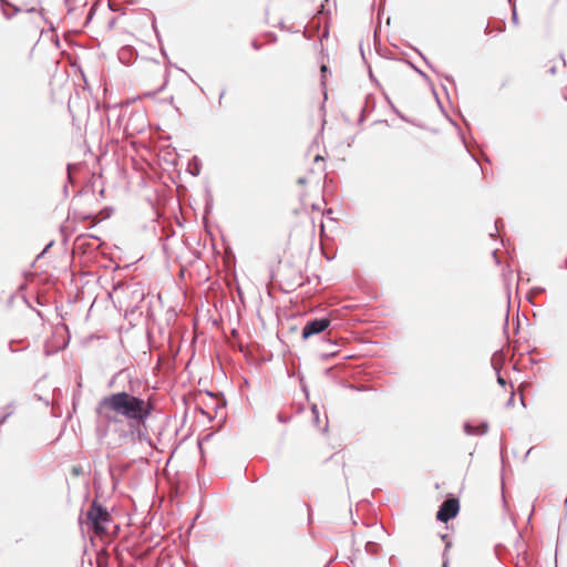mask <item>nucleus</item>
Returning a JSON list of instances; mask_svg holds the SVG:
<instances>
[{
	"instance_id": "obj_49",
	"label": "nucleus",
	"mask_w": 567,
	"mask_h": 567,
	"mask_svg": "<svg viewBox=\"0 0 567 567\" xmlns=\"http://www.w3.org/2000/svg\"><path fill=\"white\" fill-rule=\"evenodd\" d=\"M130 3H134L136 0H127Z\"/></svg>"
},
{
	"instance_id": "obj_47",
	"label": "nucleus",
	"mask_w": 567,
	"mask_h": 567,
	"mask_svg": "<svg viewBox=\"0 0 567 567\" xmlns=\"http://www.w3.org/2000/svg\"><path fill=\"white\" fill-rule=\"evenodd\" d=\"M70 3H71V0H65L66 6H70Z\"/></svg>"
},
{
	"instance_id": "obj_42",
	"label": "nucleus",
	"mask_w": 567,
	"mask_h": 567,
	"mask_svg": "<svg viewBox=\"0 0 567 567\" xmlns=\"http://www.w3.org/2000/svg\"><path fill=\"white\" fill-rule=\"evenodd\" d=\"M560 59L563 60V63L566 64V60L563 54H560Z\"/></svg>"
},
{
	"instance_id": "obj_36",
	"label": "nucleus",
	"mask_w": 567,
	"mask_h": 567,
	"mask_svg": "<svg viewBox=\"0 0 567 567\" xmlns=\"http://www.w3.org/2000/svg\"><path fill=\"white\" fill-rule=\"evenodd\" d=\"M110 9H111L112 11H117L116 6H112L111 3H110Z\"/></svg>"
},
{
	"instance_id": "obj_31",
	"label": "nucleus",
	"mask_w": 567,
	"mask_h": 567,
	"mask_svg": "<svg viewBox=\"0 0 567 567\" xmlns=\"http://www.w3.org/2000/svg\"><path fill=\"white\" fill-rule=\"evenodd\" d=\"M369 78H370L371 81L377 82V79H375V76H374V74L372 73L371 70L369 72Z\"/></svg>"
},
{
	"instance_id": "obj_18",
	"label": "nucleus",
	"mask_w": 567,
	"mask_h": 567,
	"mask_svg": "<svg viewBox=\"0 0 567 567\" xmlns=\"http://www.w3.org/2000/svg\"><path fill=\"white\" fill-rule=\"evenodd\" d=\"M542 290H543L542 288H536V289L530 290L527 293V298L529 299V301L532 300V297H534L536 293L540 292Z\"/></svg>"
},
{
	"instance_id": "obj_9",
	"label": "nucleus",
	"mask_w": 567,
	"mask_h": 567,
	"mask_svg": "<svg viewBox=\"0 0 567 567\" xmlns=\"http://www.w3.org/2000/svg\"><path fill=\"white\" fill-rule=\"evenodd\" d=\"M200 171H202V162L197 156H194L188 163L187 172L192 176L197 177L200 174Z\"/></svg>"
},
{
	"instance_id": "obj_2",
	"label": "nucleus",
	"mask_w": 567,
	"mask_h": 567,
	"mask_svg": "<svg viewBox=\"0 0 567 567\" xmlns=\"http://www.w3.org/2000/svg\"><path fill=\"white\" fill-rule=\"evenodd\" d=\"M111 522V515L96 501L92 503L86 512V525L96 536H103L107 532V524Z\"/></svg>"
},
{
	"instance_id": "obj_11",
	"label": "nucleus",
	"mask_w": 567,
	"mask_h": 567,
	"mask_svg": "<svg viewBox=\"0 0 567 567\" xmlns=\"http://www.w3.org/2000/svg\"><path fill=\"white\" fill-rule=\"evenodd\" d=\"M406 64L414 71L416 72L420 76H422L423 79L425 80H429V76L426 73H424L420 68H417L414 63H412L411 61H406Z\"/></svg>"
},
{
	"instance_id": "obj_40",
	"label": "nucleus",
	"mask_w": 567,
	"mask_h": 567,
	"mask_svg": "<svg viewBox=\"0 0 567 567\" xmlns=\"http://www.w3.org/2000/svg\"><path fill=\"white\" fill-rule=\"evenodd\" d=\"M115 284L121 285V284H125V282L122 279H118Z\"/></svg>"
},
{
	"instance_id": "obj_7",
	"label": "nucleus",
	"mask_w": 567,
	"mask_h": 567,
	"mask_svg": "<svg viewBox=\"0 0 567 567\" xmlns=\"http://www.w3.org/2000/svg\"><path fill=\"white\" fill-rule=\"evenodd\" d=\"M447 120H449V122H450L454 127H456V128H457L460 140H461L462 144L464 145V147H465L466 152L470 154V156L473 158V161H474L476 164H478V165H480V159L476 157V155H475V154H473V153L471 152L470 146H468L467 141H466V137H465L464 133L462 132L461 127L458 126V124H457L453 118H451V117H447Z\"/></svg>"
},
{
	"instance_id": "obj_4",
	"label": "nucleus",
	"mask_w": 567,
	"mask_h": 567,
	"mask_svg": "<svg viewBox=\"0 0 567 567\" xmlns=\"http://www.w3.org/2000/svg\"><path fill=\"white\" fill-rule=\"evenodd\" d=\"M330 323L331 321L328 318L316 319L307 322L302 329V338L308 339L313 334H318L324 331L330 326Z\"/></svg>"
},
{
	"instance_id": "obj_17",
	"label": "nucleus",
	"mask_w": 567,
	"mask_h": 567,
	"mask_svg": "<svg viewBox=\"0 0 567 567\" xmlns=\"http://www.w3.org/2000/svg\"><path fill=\"white\" fill-rule=\"evenodd\" d=\"M71 471H72V474H73L74 476H79V475H81V474H82V472H83V471H82V467H81L80 465L73 466Z\"/></svg>"
},
{
	"instance_id": "obj_44",
	"label": "nucleus",
	"mask_w": 567,
	"mask_h": 567,
	"mask_svg": "<svg viewBox=\"0 0 567 567\" xmlns=\"http://www.w3.org/2000/svg\"><path fill=\"white\" fill-rule=\"evenodd\" d=\"M484 161L489 163V158L486 155H484Z\"/></svg>"
},
{
	"instance_id": "obj_6",
	"label": "nucleus",
	"mask_w": 567,
	"mask_h": 567,
	"mask_svg": "<svg viewBox=\"0 0 567 567\" xmlns=\"http://www.w3.org/2000/svg\"><path fill=\"white\" fill-rule=\"evenodd\" d=\"M0 8L2 14L8 20L12 19L16 14H18L21 11V9L18 6L13 4L9 0H3V2H0Z\"/></svg>"
},
{
	"instance_id": "obj_23",
	"label": "nucleus",
	"mask_w": 567,
	"mask_h": 567,
	"mask_svg": "<svg viewBox=\"0 0 567 567\" xmlns=\"http://www.w3.org/2000/svg\"><path fill=\"white\" fill-rule=\"evenodd\" d=\"M251 47L255 49V50H260L261 48V43L258 42L257 40H252L251 42Z\"/></svg>"
},
{
	"instance_id": "obj_25",
	"label": "nucleus",
	"mask_w": 567,
	"mask_h": 567,
	"mask_svg": "<svg viewBox=\"0 0 567 567\" xmlns=\"http://www.w3.org/2000/svg\"><path fill=\"white\" fill-rule=\"evenodd\" d=\"M444 79H445L446 82L455 85V80H454V78L452 75H445Z\"/></svg>"
},
{
	"instance_id": "obj_30",
	"label": "nucleus",
	"mask_w": 567,
	"mask_h": 567,
	"mask_svg": "<svg viewBox=\"0 0 567 567\" xmlns=\"http://www.w3.org/2000/svg\"><path fill=\"white\" fill-rule=\"evenodd\" d=\"M492 255H493V257H494V259H495L496 264H498V262H499V260H498V257H497V250H496V249H495V250H493Z\"/></svg>"
},
{
	"instance_id": "obj_13",
	"label": "nucleus",
	"mask_w": 567,
	"mask_h": 567,
	"mask_svg": "<svg viewBox=\"0 0 567 567\" xmlns=\"http://www.w3.org/2000/svg\"><path fill=\"white\" fill-rule=\"evenodd\" d=\"M411 49H413L422 59L423 61L425 62V64L433 70V66L431 65V63L429 62V60L426 59V56L415 47H412L410 45Z\"/></svg>"
},
{
	"instance_id": "obj_5",
	"label": "nucleus",
	"mask_w": 567,
	"mask_h": 567,
	"mask_svg": "<svg viewBox=\"0 0 567 567\" xmlns=\"http://www.w3.org/2000/svg\"><path fill=\"white\" fill-rule=\"evenodd\" d=\"M375 109V97L373 94H368L364 99V105L361 109L360 116H359V124H362L368 114L371 113Z\"/></svg>"
},
{
	"instance_id": "obj_1",
	"label": "nucleus",
	"mask_w": 567,
	"mask_h": 567,
	"mask_svg": "<svg viewBox=\"0 0 567 567\" xmlns=\"http://www.w3.org/2000/svg\"><path fill=\"white\" fill-rule=\"evenodd\" d=\"M96 413L107 421L125 420L131 425H140L152 414V404L128 392H116L103 396Z\"/></svg>"
},
{
	"instance_id": "obj_50",
	"label": "nucleus",
	"mask_w": 567,
	"mask_h": 567,
	"mask_svg": "<svg viewBox=\"0 0 567 567\" xmlns=\"http://www.w3.org/2000/svg\"><path fill=\"white\" fill-rule=\"evenodd\" d=\"M566 267H567V259H566Z\"/></svg>"
},
{
	"instance_id": "obj_3",
	"label": "nucleus",
	"mask_w": 567,
	"mask_h": 567,
	"mask_svg": "<svg viewBox=\"0 0 567 567\" xmlns=\"http://www.w3.org/2000/svg\"><path fill=\"white\" fill-rule=\"evenodd\" d=\"M460 511V503L456 498H447L441 505L439 512L436 513V519L443 523H447L450 519L454 518Z\"/></svg>"
},
{
	"instance_id": "obj_10",
	"label": "nucleus",
	"mask_w": 567,
	"mask_h": 567,
	"mask_svg": "<svg viewBox=\"0 0 567 567\" xmlns=\"http://www.w3.org/2000/svg\"><path fill=\"white\" fill-rule=\"evenodd\" d=\"M214 199L209 188H206V200H205V214H209L213 210Z\"/></svg>"
},
{
	"instance_id": "obj_14",
	"label": "nucleus",
	"mask_w": 567,
	"mask_h": 567,
	"mask_svg": "<svg viewBox=\"0 0 567 567\" xmlns=\"http://www.w3.org/2000/svg\"><path fill=\"white\" fill-rule=\"evenodd\" d=\"M512 22H513V24L518 25V14H517L515 3H513V9H512Z\"/></svg>"
},
{
	"instance_id": "obj_39",
	"label": "nucleus",
	"mask_w": 567,
	"mask_h": 567,
	"mask_svg": "<svg viewBox=\"0 0 567 567\" xmlns=\"http://www.w3.org/2000/svg\"><path fill=\"white\" fill-rule=\"evenodd\" d=\"M508 3L513 7V3L516 4V0H508Z\"/></svg>"
},
{
	"instance_id": "obj_33",
	"label": "nucleus",
	"mask_w": 567,
	"mask_h": 567,
	"mask_svg": "<svg viewBox=\"0 0 567 567\" xmlns=\"http://www.w3.org/2000/svg\"><path fill=\"white\" fill-rule=\"evenodd\" d=\"M433 93H434V95H435V97H436L437 104H439V105H440V107L442 109L441 101L439 100L437 94H436V92H435L434 90H433Z\"/></svg>"
},
{
	"instance_id": "obj_45",
	"label": "nucleus",
	"mask_w": 567,
	"mask_h": 567,
	"mask_svg": "<svg viewBox=\"0 0 567 567\" xmlns=\"http://www.w3.org/2000/svg\"><path fill=\"white\" fill-rule=\"evenodd\" d=\"M442 87H443V90H444L445 92H447V89H446V86H445L444 84H442ZM446 94L449 95V93H446Z\"/></svg>"
},
{
	"instance_id": "obj_15",
	"label": "nucleus",
	"mask_w": 567,
	"mask_h": 567,
	"mask_svg": "<svg viewBox=\"0 0 567 567\" xmlns=\"http://www.w3.org/2000/svg\"><path fill=\"white\" fill-rule=\"evenodd\" d=\"M152 28H153V30H154V33H155V35H156L157 41H158V42H161V41H162V38H161V33H159V31H158V29H157V24H156V20H155V19H154V20H153V22H152Z\"/></svg>"
},
{
	"instance_id": "obj_27",
	"label": "nucleus",
	"mask_w": 567,
	"mask_h": 567,
	"mask_svg": "<svg viewBox=\"0 0 567 567\" xmlns=\"http://www.w3.org/2000/svg\"><path fill=\"white\" fill-rule=\"evenodd\" d=\"M225 93H226V90L224 89V90L220 92V94H219V99H218L219 105L221 104V100L224 99Z\"/></svg>"
},
{
	"instance_id": "obj_26",
	"label": "nucleus",
	"mask_w": 567,
	"mask_h": 567,
	"mask_svg": "<svg viewBox=\"0 0 567 567\" xmlns=\"http://www.w3.org/2000/svg\"><path fill=\"white\" fill-rule=\"evenodd\" d=\"M506 29V24H505V21L504 20H501L499 21V32H504Z\"/></svg>"
},
{
	"instance_id": "obj_24",
	"label": "nucleus",
	"mask_w": 567,
	"mask_h": 567,
	"mask_svg": "<svg viewBox=\"0 0 567 567\" xmlns=\"http://www.w3.org/2000/svg\"><path fill=\"white\" fill-rule=\"evenodd\" d=\"M93 14H94V9H93V7H92V8L90 9L89 16H87V18H86L85 24H87V23L92 20Z\"/></svg>"
},
{
	"instance_id": "obj_46",
	"label": "nucleus",
	"mask_w": 567,
	"mask_h": 567,
	"mask_svg": "<svg viewBox=\"0 0 567 567\" xmlns=\"http://www.w3.org/2000/svg\"><path fill=\"white\" fill-rule=\"evenodd\" d=\"M237 291H238L239 295H241L240 286H237Z\"/></svg>"
},
{
	"instance_id": "obj_34",
	"label": "nucleus",
	"mask_w": 567,
	"mask_h": 567,
	"mask_svg": "<svg viewBox=\"0 0 567 567\" xmlns=\"http://www.w3.org/2000/svg\"><path fill=\"white\" fill-rule=\"evenodd\" d=\"M298 183H299V184H305V183H306V178H305V177H300V178L298 179Z\"/></svg>"
},
{
	"instance_id": "obj_35",
	"label": "nucleus",
	"mask_w": 567,
	"mask_h": 567,
	"mask_svg": "<svg viewBox=\"0 0 567 567\" xmlns=\"http://www.w3.org/2000/svg\"><path fill=\"white\" fill-rule=\"evenodd\" d=\"M162 90H163V86H162V87H159V89H157L156 93H157V92H161ZM154 94H155V92H153V93H147V95H150V96H151V95H154Z\"/></svg>"
},
{
	"instance_id": "obj_52",
	"label": "nucleus",
	"mask_w": 567,
	"mask_h": 567,
	"mask_svg": "<svg viewBox=\"0 0 567 567\" xmlns=\"http://www.w3.org/2000/svg\"><path fill=\"white\" fill-rule=\"evenodd\" d=\"M566 101H567V97H566Z\"/></svg>"
},
{
	"instance_id": "obj_41",
	"label": "nucleus",
	"mask_w": 567,
	"mask_h": 567,
	"mask_svg": "<svg viewBox=\"0 0 567 567\" xmlns=\"http://www.w3.org/2000/svg\"><path fill=\"white\" fill-rule=\"evenodd\" d=\"M312 412H313V414H317V413H318V410H317V408H316V406H313V408H312Z\"/></svg>"
},
{
	"instance_id": "obj_8",
	"label": "nucleus",
	"mask_w": 567,
	"mask_h": 567,
	"mask_svg": "<svg viewBox=\"0 0 567 567\" xmlns=\"http://www.w3.org/2000/svg\"><path fill=\"white\" fill-rule=\"evenodd\" d=\"M134 55H136V53L132 47H123L118 52L120 61L125 64H130Z\"/></svg>"
},
{
	"instance_id": "obj_43",
	"label": "nucleus",
	"mask_w": 567,
	"mask_h": 567,
	"mask_svg": "<svg viewBox=\"0 0 567 567\" xmlns=\"http://www.w3.org/2000/svg\"><path fill=\"white\" fill-rule=\"evenodd\" d=\"M462 120H463V122H464L466 125H468V122H467V120H466L464 116H462Z\"/></svg>"
},
{
	"instance_id": "obj_29",
	"label": "nucleus",
	"mask_w": 567,
	"mask_h": 567,
	"mask_svg": "<svg viewBox=\"0 0 567 567\" xmlns=\"http://www.w3.org/2000/svg\"><path fill=\"white\" fill-rule=\"evenodd\" d=\"M548 72H549L551 75H555V74H556V72H557V68L554 65V66H551V68L548 70Z\"/></svg>"
},
{
	"instance_id": "obj_37",
	"label": "nucleus",
	"mask_w": 567,
	"mask_h": 567,
	"mask_svg": "<svg viewBox=\"0 0 567 567\" xmlns=\"http://www.w3.org/2000/svg\"><path fill=\"white\" fill-rule=\"evenodd\" d=\"M489 32H491L489 24H487L485 28V33H489Z\"/></svg>"
},
{
	"instance_id": "obj_38",
	"label": "nucleus",
	"mask_w": 567,
	"mask_h": 567,
	"mask_svg": "<svg viewBox=\"0 0 567 567\" xmlns=\"http://www.w3.org/2000/svg\"><path fill=\"white\" fill-rule=\"evenodd\" d=\"M321 159H322V157H321L320 155H317V156L315 157V161H316V162L321 161Z\"/></svg>"
},
{
	"instance_id": "obj_32",
	"label": "nucleus",
	"mask_w": 567,
	"mask_h": 567,
	"mask_svg": "<svg viewBox=\"0 0 567 567\" xmlns=\"http://www.w3.org/2000/svg\"><path fill=\"white\" fill-rule=\"evenodd\" d=\"M497 381H498V383H499V384H502V385H504V384H505V380H504L501 375H498Z\"/></svg>"
},
{
	"instance_id": "obj_20",
	"label": "nucleus",
	"mask_w": 567,
	"mask_h": 567,
	"mask_svg": "<svg viewBox=\"0 0 567 567\" xmlns=\"http://www.w3.org/2000/svg\"><path fill=\"white\" fill-rule=\"evenodd\" d=\"M385 99L388 100V102L390 103L392 110L401 117V120H406L402 114L399 113V111L394 107V105L391 103L390 99L385 95Z\"/></svg>"
},
{
	"instance_id": "obj_28",
	"label": "nucleus",
	"mask_w": 567,
	"mask_h": 567,
	"mask_svg": "<svg viewBox=\"0 0 567 567\" xmlns=\"http://www.w3.org/2000/svg\"><path fill=\"white\" fill-rule=\"evenodd\" d=\"M168 64L172 66H175L178 71L186 73V71L183 68H179L176 64H173L171 61H168Z\"/></svg>"
},
{
	"instance_id": "obj_16",
	"label": "nucleus",
	"mask_w": 567,
	"mask_h": 567,
	"mask_svg": "<svg viewBox=\"0 0 567 567\" xmlns=\"http://www.w3.org/2000/svg\"><path fill=\"white\" fill-rule=\"evenodd\" d=\"M54 241H50L44 248L43 250L37 256V258H41L52 246H53Z\"/></svg>"
},
{
	"instance_id": "obj_22",
	"label": "nucleus",
	"mask_w": 567,
	"mask_h": 567,
	"mask_svg": "<svg viewBox=\"0 0 567 567\" xmlns=\"http://www.w3.org/2000/svg\"><path fill=\"white\" fill-rule=\"evenodd\" d=\"M158 43H159V50H161L162 55H163L165 59H167V60H168L167 52H166V50H165V48H164V45H163L162 41H161V42H158Z\"/></svg>"
},
{
	"instance_id": "obj_12",
	"label": "nucleus",
	"mask_w": 567,
	"mask_h": 567,
	"mask_svg": "<svg viewBox=\"0 0 567 567\" xmlns=\"http://www.w3.org/2000/svg\"><path fill=\"white\" fill-rule=\"evenodd\" d=\"M320 72H321L322 84H324L327 74H330L331 72H330L329 68L326 64H322L320 66Z\"/></svg>"
},
{
	"instance_id": "obj_51",
	"label": "nucleus",
	"mask_w": 567,
	"mask_h": 567,
	"mask_svg": "<svg viewBox=\"0 0 567 567\" xmlns=\"http://www.w3.org/2000/svg\"><path fill=\"white\" fill-rule=\"evenodd\" d=\"M0 2H3V0H0Z\"/></svg>"
},
{
	"instance_id": "obj_19",
	"label": "nucleus",
	"mask_w": 567,
	"mask_h": 567,
	"mask_svg": "<svg viewBox=\"0 0 567 567\" xmlns=\"http://www.w3.org/2000/svg\"><path fill=\"white\" fill-rule=\"evenodd\" d=\"M503 226H504V223H503V220H502V219H499V218H498V219H496V220L494 221V227H495V229H496L497 231H498Z\"/></svg>"
},
{
	"instance_id": "obj_48",
	"label": "nucleus",
	"mask_w": 567,
	"mask_h": 567,
	"mask_svg": "<svg viewBox=\"0 0 567 567\" xmlns=\"http://www.w3.org/2000/svg\"><path fill=\"white\" fill-rule=\"evenodd\" d=\"M64 193L68 194V186H64Z\"/></svg>"
},
{
	"instance_id": "obj_21",
	"label": "nucleus",
	"mask_w": 567,
	"mask_h": 567,
	"mask_svg": "<svg viewBox=\"0 0 567 567\" xmlns=\"http://www.w3.org/2000/svg\"><path fill=\"white\" fill-rule=\"evenodd\" d=\"M12 412L0 414V425L11 415Z\"/></svg>"
}]
</instances>
